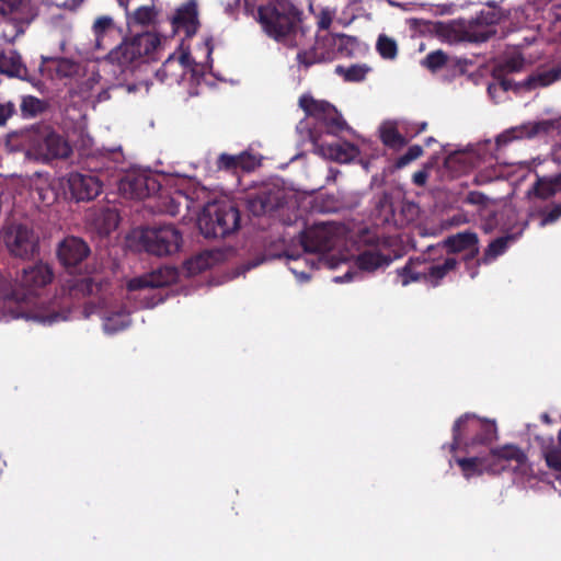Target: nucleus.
<instances>
[{
	"label": "nucleus",
	"mask_w": 561,
	"mask_h": 561,
	"mask_svg": "<svg viewBox=\"0 0 561 561\" xmlns=\"http://www.w3.org/2000/svg\"><path fill=\"white\" fill-rule=\"evenodd\" d=\"M53 271L43 263L23 270L19 286L0 273V321L26 318L42 324H54L69 319L68 291L46 302L41 299V290L51 282Z\"/></svg>",
	"instance_id": "f257e3e1"
},
{
	"label": "nucleus",
	"mask_w": 561,
	"mask_h": 561,
	"mask_svg": "<svg viewBox=\"0 0 561 561\" xmlns=\"http://www.w3.org/2000/svg\"><path fill=\"white\" fill-rule=\"evenodd\" d=\"M299 105L306 113V119L297 125V131L306 135L314 146V152L324 159L333 160L339 163H347L355 159L358 149L351 142L327 144L320 140L316 130L310 128V121L324 126L328 134L337 135L347 129L346 122L342 118L334 106L322 100H316L310 95H302L299 99Z\"/></svg>",
	"instance_id": "f03ea898"
},
{
	"label": "nucleus",
	"mask_w": 561,
	"mask_h": 561,
	"mask_svg": "<svg viewBox=\"0 0 561 561\" xmlns=\"http://www.w3.org/2000/svg\"><path fill=\"white\" fill-rule=\"evenodd\" d=\"M457 463L467 479L484 472L500 473L505 470L513 471L520 479H527L533 474V468L526 455L514 445L493 449L483 458H459Z\"/></svg>",
	"instance_id": "7ed1b4c3"
},
{
	"label": "nucleus",
	"mask_w": 561,
	"mask_h": 561,
	"mask_svg": "<svg viewBox=\"0 0 561 561\" xmlns=\"http://www.w3.org/2000/svg\"><path fill=\"white\" fill-rule=\"evenodd\" d=\"M90 249L88 244L80 238L67 237L58 247V257L60 262L67 267L66 273L61 278L62 293L68 291L69 298L79 299L88 294L94 293L99 289L94 280L88 276L73 275L71 268L80 264L88 257Z\"/></svg>",
	"instance_id": "20e7f679"
},
{
	"label": "nucleus",
	"mask_w": 561,
	"mask_h": 561,
	"mask_svg": "<svg viewBox=\"0 0 561 561\" xmlns=\"http://www.w3.org/2000/svg\"><path fill=\"white\" fill-rule=\"evenodd\" d=\"M239 222V210L226 201L207 204L197 220L198 228L206 238L226 237L238 229Z\"/></svg>",
	"instance_id": "39448f33"
},
{
	"label": "nucleus",
	"mask_w": 561,
	"mask_h": 561,
	"mask_svg": "<svg viewBox=\"0 0 561 561\" xmlns=\"http://www.w3.org/2000/svg\"><path fill=\"white\" fill-rule=\"evenodd\" d=\"M454 440L451 449L468 448L478 444L492 442L496 437V426L493 421L482 420L474 414L459 417L453 428Z\"/></svg>",
	"instance_id": "423d86ee"
},
{
	"label": "nucleus",
	"mask_w": 561,
	"mask_h": 561,
	"mask_svg": "<svg viewBox=\"0 0 561 561\" xmlns=\"http://www.w3.org/2000/svg\"><path fill=\"white\" fill-rule=\"evenodd\" d=\"M161 45V37L151 32H145L131 38L123 41L108 54V59L122 68L140 61L144 57L153 54Z\"/></svg>",
	"instance_id": "0eeeda50"
},
{
	"label": "nucleus",
	"mask_w": 561,
	"mask_h": 561,
	"mask_svg": "<svg viewBox=\"0 0 561 561\" xmlns=\"http://www.w3.org/2000/svg\"><path fill=\"white\" fill-rule=\"evenodd\" d=\"M259 22L270 37L287 45L291 44V36L297 35L294 16L285 11L283 4H279V8L274 4L261 7Z\"/></svg>",
	"instance_id": "6e6552de"
},
{
	"label": "nucleus",
	"mask_w": 561,
	"mask_h": 561,
	"mask_svg": "<svg viewBox=\"0 0 561 561\" xmlns=\"http://www.w3.org/2000/svg\"><path fill=\"white\" fill-rule=\"evenodd\" d=\"M175 275L171 268H160L157 272L135 277L127 282L126 288L130 295L128 298L135 300V306L139 308H151L156 301L149 299L146 291L151 288L162 287L174 279Z\"/></svg>",
	"instance_id": "1a4fd4ad"
},
{
	"label": "nucleus",
	"mask_w": 561,
	"mask_h": 561,
	"mask_svg": "<svg viewBox=\"0 0 561 561\" xmlns=\"http://www.w3.org/2000/svg\"><path fill=\"white\" fill-rule=\"evenodd\" d=\"M456 266L454 257L446 259L442 264L428 265L419 261H410L398 272V282L407 286L411 282L424 279L432 286H436L439 280Z\"/></svg>",
	"instance_id": "9d476101"
},
{
	"label": "nucleus",
	"mask_w": 561,
	"mask_h": 561,
	"mask_svg": "<svg viewBox=\"0 0 561 561\" xmlns=\"http://www.w3.org/2000/svg\"><path fill=\"white\" fill-rule=\"evenodd\" d=\"M344 233L341 225L317 224L302 233L301 244L307 252H327L341 242Z\"/></svg>",
	"instance_id": "9b49d317"
},
{
	"label": "nucleus",
	"mask_w": 561,
	"mask_h": 561,
	"mask_svg": "<svg viewBox=\"0 0 561 561\" xmlns=\"http://www.w3.org/2000/svg\"><path fill=\"white\" fill-rule=\"evenodd\" d=\"M58 183L64 190V197L77 202L93 199L102 190L100 178L90 173H69L67 176L59 179Z\"/></svg>",
	"instance_id": "f8f14e48"
},
{
	"label": "nucleus",
	"mask_w": 561,
	"mask_h": 561,
	"mask_svg": "<svg viewBox=\"0 0 561 561\" xmlns=\"http://www.w3.org/2000/svg\"><path fill=\"white\" fill-rule=\"evenodd\" d=\"M141 240L148 252L161 256L178 252L182 243V236L173 226H162L145 229Z\"/></svg>",
	"instance_id": "ddd939ff"
},
{
	"label": "nucleus",
	"mask_w": 561,
	"mask_h": 561,
	"mask_svg": "<svg viewBox=\"0 0 561 561\" xmlns=\"http://www.w3.org/2000/svg\"><path fill=\"white\" fill-rule=\"evenodd\" d=\"M1 238L11 254L19 257L32 256L37 248V239L26 226L11 224L3 228Z\"/></svg>",
	"instance_id": "4468645a"
},
{
	"label": "nucleus",
	"mask_w": 561,
	"mask_h": 561,
	"mask_svg": "<svg viewBox=\"0 0 561 561\" xmlns=\"http://www.w3.org/2000/svg\"><path fill=\"white\" fill-rule=\"evenodd\" d=\"M158 190V183L153 176L139 171L126 173L118 183L121 195L129 199H144Z\"/></svg>",
	"instance_id": "2eb2a0df"
},
{
	"label": "nucleus",
	"mask_w": 561,
	"mask_h": 561,
	"mask_svg": "<svg viewBox=\"0 0 561 561\" xmlns=\"http://www.w3.org/2000/svg\"><path fill=\"white\" fill-rule=\"evenodd\" d=\"M198 66L199 65L192 62L190 55L186 51H181L179 54L173 53L163 62L156 76L161 82H180L187 70H190L193 76H196Z\"/></svg>",
	"instance_id": "dca6fc26"
},
{
	"label": "nucleus",
	"mask_w": 561,
	"mask_h": 561,
	"mask_svg": "<svg viewBox=\"0 0 561 561\" xmlns=\"http://www.w3.org/2000/svg\"><path fill=\"white\" fill-rule=\"evenodd\" d=\"M426 123L410 125L404 121H386L380 125V138L386 146L398 148L407 144V139L400 130H404L407 137L412 138L423 131Z\"/></svg>",
	"instance_id": "f3484780"
},
{
	"label": "nucleus",
	"mask_w": 561,
	"mask_h": 561,
	"mask_svg": "<svg viewBox=\"0 0 561 561\" xmlns=\"http://www.w3.org/2000/svg\"><path fill=\"white\" fill-rule=\"evenodd\" d=\"M171 23L175 33L184 32L187 37L195 35L199 27L196 1L190 0L179 7L171 19Z\"/></svg>",
	"instance_id": "a211bd4d"
},
{
	"label": "nucleus",
	"mask_w": 561,
	"mask_h": 561,
	"mask_svg": "<svg viewBox=\"0 0 561 561\" xmlns=\"http://www.w3.org/2000/svg\"><path fill=\"white\" fill-rule=\"evenodd\" d=\"M551 128L549 122H529L519 126L512 127L496 137L499 146L507 145L513 140L531 138L541 133H547Z\"/></svg>",
	"instance_id": "6ab92c4d"
},
{
	"label": "nucleus",
	"mask_w": 561,
	"mask_h": 561,
	"mask_svg": "<svg viewBox=\"0 0 561 561\" xmlns=\"http://www.w3.org/2000/svg\"><path fill=\"white\" fill-rule=\"evenodd\" d=\"M37 153L44 159L66 158L70 154L69 144L58 134L48 133L38 144Z\"/></svg>",
	"instance_id": "aec40b11"
},
{
	"label": "nucleus",
	"mask_w": 561,
	"mask_h": 561,
	"mask_svg": "<svg viewBox=\"0 0 561 561\" xmlns=\"http://www.w3.org/2000/svg\"><path fill=\"white\" fill-rule=\"evenodd\" d=\"M95 44L99 48H106L113 41L121 37V28L110 16H100L93 24Z\"/></svg>",
	"instance_id": "412c9836"
},
{
	"label": "nucleus",
	"mask_w": 561,
	"mask_h": 561,
	"mask_svg": "<svg viewBox=\"0 0 561 561\" xmlns=\"http://www.w3.org/2000/svg\"><path fill=\"white\" fill-rule=\"evenodd\" d=\"M77 70V64L66 58H48L44 60L42 66L43 75L53 80L71 77Z\"/></svg>",
	"instance_id": "4be33fe9"
},
{
	"label": "nucleus",
	"mask_w": 561,
	"mask_h": 561,
	"mask_svg": "<svg viewBox=\"0 0 561 561\" xmlns=\"http://www.w3.org/2000/svg\"><path fill=\"white\" fill-rule=\"evenodd\" d=\"M444 244L451 252H461L469 250L473 253L478 252V236L474 232L463 231L447 238Z\"/></svg>",
	"instance_id": "5701e85b"
},
{
	"label": "nucleus",
	"mask_w": 561,
	"mask_h": 561,
	"mask_svg": "<svg viewBox=\"0 0 561 561\" xmlns=\"http://www.w3.org/2000/svg\"><path fill=\"white\" fill-rule=\"evenodd\" d=\"M546 5H550L549 10L561 9V0H535L534 3H529L520 10H514V19L517 20L519 26L526 25L530 15L536 13L538 10L545 11ZM557 16L561 18V14H558Z\"/></svg>",
	"instance_id": "b1692460"
},
{
	"label": "nucleus",
	"mask_w": 561,
	"mask_h": 561,
	"mask_svg": "<svg viewBox=\"0 0 561 561\" xmlns=\"http://www.w3.org/2000/svg\"><path fill=\"white\" fill-rule=\"evenodd\" d=\"M561 80V62L549 68H540L528 79L529 88H543Z\"/></svg>",
	"instance_id": "393cba45"
},
{
	"label": "nucleus",
	"mask_w": 561,
	"mask_h": 561,
	"mask_svg": "<svg viewBox=\"0 0 561 561\" xmlns=\"http://www.w3.org/2000/svg\"><path fill=\"white\" fill-rule=\"evenodd\" d=\"M561 192V174L553 178H540L534 187L528 192V196H536L541 199L549 198L556 193Z\"/></svg>",
	"instance_id": "a878e982"
},
{
	"label": "nucleus",
	"mask_w": 561,
	"mask_h": 561,
	"mask_svg": "<svg viewBox=\"0 0 561 561\" xmlns=\"http://www.w3.org/2000/svg\"><path fill=\"white\" fill-rule=\"evenodd\" d=\"M0 14L16 22L28 21V3L26 0H0Z\"/></svg>",
	"instance_id": "bb28decb"
},
{
	"label": "nucleus",
	"mask_w": 561,
	"mask_h": 561,
	"mask_svg": "<svg viewBox=\"0 0 561 561\" xmlns=\"http://www.w3.org/2000/svg\"><path fill=\"white\" fill-rule=\"evenodd\" d=\"M388 264L389 260L377 251H366L356 259V265L363 272H374Z\"/></svg>",
	"instance_id": "cd10ccee"
},
{
	"label": "nucleus",
	"mask_w": 561,
	"mask_h": 561,
	"mask_svg": "<svg viewBox=\"0 0 561 561\" xmlns=\"http://www.w3.org/2000/svg\"><path fill=\"white\" fill-rule=\"evenodd\" d=\"M103 328L106 333H116L127 328L130 323L127 311L108 312L102 314Z\"/></svg>",
	"instance_id": "c85d7f7f"
},
{
	"label": "nucleus",
	"mask_w": 561,
	"mask_h": 561,
	"mask_svg": "<svg viewBox=\"0 0 561 561\" xmlns=\"http://www.w3.org/2000/svg\"><path fill=\"white\" fill-rule=\"evenodd\" d=\"M23 70L20 55L15 50L0 49V72L8 76H19Z\"/></svg>",
	"instance_id": "c756f323"
},
{
	"label": "nucleus",
	"mask_w": 561,
	"mask_h": 561,
	"mask_svg": "<svg viewBox=\"0 0 561 561\" xmlns=\"http://www.w3.org/2000/svg\"><path fill=\"white\" fill-rule=\"evenodd\" d=\"M121 5L125 7L128 24L148 25L156 18L154 8L151 5H141L133 14L128 13V0H119Z\"/></svg>",
	"instance_id": "7c9ffc66"
},
{
	"label": "nucleus",
	"mask_w": 561,
	"mask_h": 561,
	"mask_svg": "<svg viewBox=\"0 0 561 561\" xmlns=\"http://www.w3.org/2000/svg\"><path fill=\"white\" fill-rule=\"evenodd\" d=\"M118 225V214L114 209H104L93 220L94 228L101 234H108Z\"/></svg>",
	"instance_id": "2f4dec72"
},
{
	"label": "nucleus",
	"mask_w": 561,
	"mask_h": 561,
	"mask_svg": "<svg viewBox=\"0 0 561 561\" xmlns=\"http://www.w3.org/2000/svg\"><path fill=\"white\" fill-rule=\"evenodd\" d=\"M514 241H515L514 236H505V237L495 239L486 248L483 259H482V262L489 263V262L495 260L497 256L503 254L506 251V249L508 248V245Z\"/></svg>",
	"instance_id": "473e14b6"
},
{
	"label": "nucleus",
	"mask_w": 561,
	"mask_h": 561,
	"mask_svg": "<svg viewBox=\"0 0 561 561\" xmlns=\"http://www.w3.org/2000/svg\"><path fill=\"white\" fill-rule=\"evenodd\" d=\"M276 206H277V201L272 199L265 193H261V194L250 198V201H249V209L255 216H260V215L270 213Z\"/></svg>",
	"instance_id": "72a5a7b5"
},
{
	"label": "nucleus",
	"mask_w": 561,
	"mask_h": 561,
	"mask_svg": "<svg viewBox=\"0 0 561 561\" xmlns=\"http://www.w3.org/2000/svg\"><path fill=\"white\" fill-rule=\"evenodd\" d=\"M168 202L160 208L161 211L175 216L180 213V208L185 206L187 209L191 207V199L182 192H176L174 196L167 197Z\"/></svg>",
	"instance_id": "f704fd0d"
},
{
	"label": "nucleus",
	"mask_w": 561,
	"mask_h": 561,
	"mask_svg": "<svg viewBox=\"0 0 561 561\" xmlns=\"http://www.w3.org/2000/svg\"><path fill=\"white\" fill-rule=\"evenodd\" d=\"M542 456L549 468L561 472V445L557 446L550 439L548 444L542 445Z\"/></svg>",
	"instance_id": "c9c22d12"
},
{
	"label": "nucleus",
	"mask_w": 561,
	"mask_h": 561,
	"mask_svg": "<svg viewBox=\"0 0 561 561\" xmlns=\"http://www.w3.org/2000/svg\"><path fill=\"white\" fill-rule=\"evenodd\" d=\"M376 48L380 56L386 59H394L398 53L396 41L387 35H379Z\"/></svg>",
	"instance_id": "e433bc0d"
},
{
	"label": "nucleus",
	"mask_w": 561,
	"mask_h": 561,
	"mask_svg": "<svg viewBox=\"0 0 561 561\" xmlns=\"http://www.w3.org/2000/svg\"><path fill=\"white\" fill-rule=\"evenodd\" d=\"M44 105L41 100L35 96H24L21 103L23 114L34 116L43 110Z\"/></svg>",
	"instance_id": "4c0bfd02"
},
{
	"label": "nucleus",
	"mask_w": 561,
	"mask_h": 561,
	"mask_svg": "<svg viewBox=\"0 0 561 561\" xmlns=\"http://www.w3.org/2000/svg\"><path fill=\"white\" fill-rule=\"evenodd\" d=\"M422 152L423 149L421 146H411L404 154L398 158L396 165L398 168H403L411 163L412 161L416 160L419 157H421Z\"/></svg>",
	"instance_id": "58836bf2"
},
{
	"label": "nucleus",
	"mask_w": 561,
	"mask_h": 561,
	"mask_svg": "<svg viewBox=\"0 0 561 561\" xmlns=\"http://www.w3.org/2000/svg\"><path fill=\"white\" fill-rule=\"evenodd\" d=\"M446 59V55L442 50H436L426 56L423 65L431 70H436L445 65Z\"/></svg>",
	"instance_id": "ea45409f"
},
{
	"label": "nucleus",
	"mask_w": 561,
	"mask_h": 561,
	"mask_svg": "<svg viewBox=\"0 0 561 561\" xmlns=\"http://www.w3.org/2000/svg\"><path fill=\"white\" fill-rule=\"evenodd\" d=\"M504 19V15L500 11H495V9H490L489 11H482L478 18V22L481 24L492 25L501 22Z\"/></svg>",
	"instance_id": "a19ab883"
},
{
	"label": "nucleus",
	"mask_w": 561,
	"mask_h": 561,
	"mask_svg": "<svg viewBox=\"0 0 561 561\" xmlns=\"http://www.w3.org/2000/svg\"><path fill=\"white\" fill-rule=\"evenodd\" d=\"M238 160L240 170L244 171L253 170L260 162L255 156L248 152H242L238 154Z\"/></svg>",
	"instance_id": "79ce46f5"
},
{
	"label": "nucleus",
	"mask_w": 561,
	"mask_h": 561,
	"mask_svg": "<svg viewBox=\"0 0 561 561\" xmlns=\"http://www.w3.org/2000/svg\"><path fill=\"white\" fill-rule=\"evenodd\" d=\"M368 68L365 66H352L344 71V77L348 81H360L365 78Z\"/></svg>",
	"instance_id": "37998d69"
},
{
	"label": "nucleus",
	"mask_w": 561,
	"mask_h": 561,
	"mask_svg": "<svg viewBox=\"0 0 561 561\" xmlns=\"http://www.w3.org/2000/svg\"><path fill=\"white\" fill-rule=\"evenodd\" d=\"M218 167L226 170H240L238 154L231 156L222 153L218 159Z\"/></svg>",
	"instance_id": "c03bdc74"
},
{
	"label": "nucleus",
	"mask_w": 561,
	"mask_h": 561,
	"mask_svg": "<svg viewBox=\"0 0 561 561\" xmlns=\"http://www.w3.org/2000/svg\"><path fill=\"white\" fill-rule=\"evenodd\" d=\"M335 12L330 9H323L318 15V25L322 30H328L333 21Z\"/></svg>",
	"instance_id": "a18cd8bd"
},
{
	"label": "nucleus",
	"mask_w": 561,
	"mask_h": 561,
	"mask_svg": "<svg viewBox=\"0 0 561 561\" xmlns=\"http://www.w3.org/2000/svg\"><path fill=\"white\" fill-rule=\"evenodd\" d=\"M14 113V106L12 103L0 104V125H4L7 121Z\"/></svg>",
	"instance_id": "49530a36"
},
{
	"label": "nucleus",
	"mask_w": 561,
	"mask_h": 561,
	"mask_svg": "<svg viewBox=\"0 0 561 561\" xmlns=\"http://www.w3.org/2000/svg\"><path fill=\"white\" fill-rule=\"evenodd\" d=\"M561 216V204L556 206L546 217L542 218L540 226L545 227L548 224L556 221Z\"/></svg>",
	"instance_id": "de8ad7c7"
},
{
	"label": "nucleus",
	"mask_w": 561,
	"mask_h": 561,
	"mask_svg": "<svg viewBox=\"0 0 561 561\" xmlns=\"http://www.w3.org/2000/svg\"><path fill=\"white\" fill-rule=\"evenodd\" d=\"M204 53H205V56H206V64L205 65H202V69L203 71L209 67V59H210V56H211V53H213V45H211V41L210 39H206L205 43H204Z\"/></svg>",
	"instance_id": "09e8293b"
},
{
	"label": "nucleus",
	"mask_w": 561,
	"mask_h": 561,
	"mask_svg": "<svg viewBox=\"0 0 561 561\" xmlns=\"http://www.w3.org/2000/svg\"><path fill=\"white\" fill-rule=\"evenodd\" d=\"M356 275H357L356 272L347 271L343 276L334 277L333 282H335V283L351 282V280H353L355 278Z\"/></svg>",
	"instance_id": "8fccbe9b"
},
{
	"label": "nucleus",
	"mask_w": 561,
	"mask_h": 561,
	"mask_svg": "<svg viewBox=\"0 0 561 561\" xmlns=\"http://www.w3.org/2000/svg\"><path fill=\"white\" fill-rule=\"evenodd\" d=\"M484 199H485V197L479 193H470L468 195V202L471 204H481V203H483Z\"/></svg>",
	"instance_id": "3c124183"
},
{
	"label": "nucleus",
	"mask_w": 561,
	"mask_h": 561,
	"mask_svg": "<svg viewBox=\"0 0 561 561\" xmlns=\"http://www.w3.org/2000/svg\"><path fill=\"white\" fill-rule=\"evenodd\" d=\"M468 221L467 217L462 214L456 215L451 218V226H459Z\"/></svg>",
	"instance_id": "603ef678"
},
{
	"label": "nucleus",
	"mask_w": 561,
	"mask_h": 561,
	"mask_svg": "<svg viewBox=\"0 0 561 561\" xmlns=\"http://www.w3.org/2000/svg\"><path fill=\"white\" fill-rule=\"evenodd\" d=\"M492 33H493V31L486 30L479 35H476V34L472 35V39L477 41V42H483V41H486Z\"/></svg>",
	"instance_id": "864d4df0"
},
{
	"label": "nucleus",
	"mask_w": 561,
	"mask_h": 561,
	"mask_svg": "<svg viewBox=\"0 0 561 561\" xmlns=\"http://www.w3.org/2000/svg\"><path fill=\"white\" fill-rule=\"evenodd\" d=\"M426 173L424 172H416L413 176V180H414V183L419 184V185H423L426 181Z\"/></svg>",
	"instance_id": "5fc2aeb1"
},
{
	"label": "nucleus",
	"mask_w": 561,
	"mask_h": 561,
	"mask_svg": "<svg viewBox=\"0 0 561 561\" xmlns=\"http://www.w3.org/2000/svg\"><path fill=\"white\" fill-rule=\"evenodd\" d=\"M298 58L300 61L306 62V64H312V62L320 60V58H318V57H314L313 59H307L306 54H298Z\"/></svg>",
	"instance_id": "6e6d98bb"
},
{
	"label": "nucleus",
	"mask_w": 561,
	"mask_h": 561,
	"mask_svg": "<svg viewBox=\"0 0 561 561\" xmlns=\"http://www.w3.org/2000/svg\"><path fill=\"white\" fill-rule=\"evenodd\" d=\"M520 66H522V61L520 60H513L512 64H508L507 67L513 70V71H517L520 69Z\"/></svg>",
	"instance_id": "4d7b16f0"
},
{
	"label": "nucleus",
	"mask_w": 561,
	"mask_h": 561,
	"mask_svg": "<svg viewBox=\"0 0 561 561\" xmlns=\"http://www.w3.org/2000/svg\"><path fill=\"white\" fill-rule=\"evenodd\" d=\"M43 201H45L47 204L53 203L57 198V194L51 192V196H43Z\"/></svg>",
	"instance_id": "13d9d810"
},
{
	"label": "nucleus",
	"mask_w": 561,
	"mask_h": 561,
	"mask_svg": "<svg viewBox=\"0 0 561 561\" xmlns=\"http://www.w3.org/2000/svg\"><path fill=\"white\" fill-rule=\"evenodd\" d=\"M290 270H291V272H293V273L297 274V275L299 276V278H300V279H302V280H307V279H309V277H310V276H309L308 274H306L305 272H301V273H299V274H298V273H297V271H296V268H294V267H290Z\"/></svg>",
	"instance_id": "bf43d9fd"
},
{
	"label": "nucleus",
	"mask_w": 561,
	"mask_h": 561,
	"mask_svg": "<svg viewBox=\"0 0 561 561\" xmlns=\"http://www.w3.org/2000/svg\"><path fill=\"white\" fill-rule=\"evenodd\" d=\"M110 98V94L107 91H102L99 93L98 101H105Z\"/></svg>",
	"instance_id": "052dcab7"
},
{
	"label": "nucleus",
	"mask_w": 561,
	"mask_h": 561,
	"mask_svg": "<svg viewBox=\"0 0 561 561\" xmlns=\"http://www.w3.org/2000/svg\"><path fill=\"white\" fill-rule=\"evenodd\" d=\"M95 311L92 310V306H87L85 309H84V317L88 318L90 317L92 313H94Z\"/></svg>",
	"instance_id": "680f3d73"
},
{
	"label": "nucleus",
	"mask_w": 561,
	"mask_h": 561,
	"mask_svg": "<svg viewBox=\"0 0 561 561\" xmlns=\"http://www.w3.org/2000/svg\"><path fill=\"white\" fill-rule=\"evenodd\" d=\"M497 88H503V87H502V84H500V85H490L489 87V93L492 95L493 90H496Z\"/></svg>",
	"instance_id": "e2e57ef3"
},
{
	"label": "nucleus",
	"mask_w": 561,
	"mask_h": 561,
	"mask_svg": "<svg viewBox=\"0 0 561 561\" xmlns=\"http://www.w3.org/2000/svg\"><path fill=\"white\" fill-rule=\"evenodd\" d=\"M294 260H295L296 262H300V261H304V262H306V263L308 262V259H307V257H305V256H298V257H295Z\"/></svg>",
	"instance_id": "0e129e2a"
},
{
	"label": "nucleus",
	"mask_w": 561,
	"mask_h": 561,
	"mask_svg": "<svg viewBox=\"0 0 561 561\" xmlns=\"http://www.w3.org/2000/svg\"><path fill=\"white\" fill-rule=\"evenodd\" d=\"M542 420H543L545 422H547V423H549V422H550V419H549V416H548L547 414H543V415H542Z\"/></svg>",
	"instance_id": "69168bd1"
},
{
	"label": "nucleus",
	"mask_w": 561,
	"mask_h": 561,
	"mask_svg": "<svg viewBox=\"0 0 561 561\" xmlns=\"http://www.w3.org/2000/svg\"><path fill=\"white\" fill-rule=\"evenodd\" d=\"M558 438H559V443L561 445V431L559 432Z\"/></svg>",
	"instance_id": "338daca9"
},
{
	"label": "nucleus",
	"mask_w": 561,
	"mask_h": 561,
	"mask_svg": "<svg viewBox=\"0 0 561 561\" xmlns=\"http://www.w3.org/2000/svg\"><path fill=\"white\" fill-rule=\"evenodd\" d=\"M432 141H434V139H433V138H428V139H427V144H430V142H432Z\"/></svg>",
	"instance_id": "774afa93"
}]
</instances>
